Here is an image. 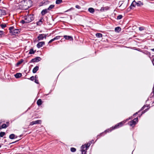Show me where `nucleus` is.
I'll list each match as a JSON object with an SVG mask.
<instances>
[{"label":"nucleus","instance_id":"f257e3e1","mask_svg":"<svg viewBox=\"0 0 154 154\" xmlns=\"http://www.w3.org/2000/svg\"><path fill=\"white\" fill-rule=\"evenodd\" d=\"M23 3V6L25 7V9H27L31 6L32 2L30 0H24Z\"/></svg>","mask_w":154,"mask_h":154},{"label":"nucleus","instance_id":"f03ea898","mask_svg":"<svg viewBox=\"0 0 154 154\" xmlns=\"http://www.w3.org/2000/svg\"><path fill=\"white\" fill-rule=\"evenodd\" d=\"M23 19L26 20V23H29L33 20L34 17L33 15L30 14L24 17Z\"/></svg>","mask_w":154,"mask_h":154},{"label":"nucleus","instance_id":"7ed1b4c3","mask_svg":"<svg viewBox=\"0 0 154 154\" xmlns=\"http://www.w3.org/2000/svg\"><path fill=\"white\" fill-rule=\"evenodd\" d=\"M138 119L137 118L134 119L133 120L131 121L129 123V125L131 126H134L136 124V122H138Z\"/></svg>","mask_w":154,"mask_h":154},{"label":"nucleus","instance_id":"20e7f679","mask_svg":"<svg viewBox=\"0 0 154 154\" xmlns=\"http://www.w3.org/2000/svg\"><path fill=\"white\" fill-rule=\"evenodd\" d=\"M47 35L46 34H39L38 36V39L39 41L42 40L44 38H46Z\"/></svg>","mask_w":154,"mask_h":154},{"label":"nucleus","instance_id":"39448f33","mask_svg":"<svg viewBox=\"0 0 154 154\" xmlns=\"http://www.w3.org/2000/svg\"><path fill=\"white\" fill-rule=\"evenodd\" d=\"M125 122L123 121L118 123L117 125H116L114 127V129L119 128V127H121L122 126L123 124L125 123Z\"/></svg>","mask_w":154,"mask_h":154},{"label":"nucleus","instance_id":"423d86ee","mask_svg":"<svg viewBox=\"0 0 154 154\" xmlns=\"http://www.w3.org/2000/svg\"><path fill=\"white\" fill-rule=\"evenodd\" d=\"M86 148L85 146H81L82 154H86Z\"/></svg>","mask_w":154,"mask_h":154},{"label":"nucleus","instance_id":"0eeeda50","mask_svg":"<svg viewBox=\"0 0 154 154\" xmlns=\"http://www.w3.org/2000/svg\"><path fill=\"white\" fill-rule=\"evenodd\" d=\"M41 60V58L39 57H36L32 60L31 61L33 62H37Z\"/></svg>","mask_w":154,"mask_h":154},{"label":"nucleus","instance_id":"6e6552de","mask_svg":"<svg viewBox=\"0 0 154 154\" xmlns=\"http://www.w3.org/2000/svg\"><path fill=\"white\" fill-rule=\"evenodd\" d=\"M63 37L66 40H68L70 41L73 40V38L72 36H71L65 35L63 36Z\"/></svg>","mask_w":154,"mask_h":154},{"label":"nucleus","instance_id":"1a4fd4ad","mask_svg":"<svg viewBox=\"0 0 154 154\" xmlns=\"http://www.w3.org/2000/svg\"><path fill=\"white\" fill-rule=\"evenodd\" d=\"M45 42H39L37 44V47L38 48H39L42 47L43 46L45 45Z\"/></svg>","mask_w":154,"mask_h":154},{"label":"nucleus","instance_id":"9d476101","mask_svg":"<svg viewBox=\"0 0 154 154\" xmlns=\"http://www.w3.org/2000/svg\"><path fill=\"white\" fill-rule=\"evenodd\" d=\"M109 8L108 7H102L100 9V11L101 12L105 11H106L109 9Z\"/></svg>","mask_w":154,"mask_h":154},{"label":"nucleus","instance_id":"9b49d317","mask_svg":"<svg viewBox=\"0 0 154 154\" xmlns=\"http://www.w3.org/2000/svg\"><path fill=\"white\" fill-rule=\"evenodd\" d=\"M20 32V30L18 29H15L12 32V34L13 35H16V34Z\"/></svg>","mask_w":154,"mask_h":154},{"label":"nucleus","instance_id":"f8f14e48","mask_svg":"<svg viewBox=\"0 0 154 154\" xmlns=\"http://www.w3.org/2000/svg\"><path fill=\"white\" fill-rule=\"evenodd\" d=\"M6 14L5 11L3 10L0 9V17L2 15H5Z\"/></svg>","mask_w":154,"mask_h":154},{"label":"nucleus","instance_id":"ddd939ff","mask_svg":"<svg viewBox=\"0 0 154 154\" xmlns=\"http://www.w3.org/2000/svg\"><path fill=\"white\" fill-rule=\"evenodd\" d=\"M136 5V2L135 1H133L130 6L131 9H133V8Z\"/></svg>","mask_w":154,"mask_h":154},{"label":"nucleus","instance_id":"4468645a","mask_svg":"<svg viewBox=\"0 0 154 154\" xmlns=\"http://www.w3.org/2000/svg\"><path fill=\"white\" fill-rule=\"evenodd\" d=\"M48 9H45L43 10L41 12V14L42 15H44L46 13L48 12Z\"/></svg>","mask_w":154,"mask_h":154},{"label":"nucleus","instance_id":"2eb2a0df","mask_svg":"<svg viewBox=\"0 0 154 154\" xmlns=\"http://www.w3.org/2000/svg\"><path fill=\"white\" fill-rule=\"evenodd\" d=\"M39 67L38 66H36L32 70V72L33 73H35L38 70Z\"/></svg>","mask_w":154,"mask_h":154},{"label":"nucleus","instance_id":"dca6fc26","mask_svg":"<svg viewBox=\"0 0 154 154\" xmlns=\"http://www.w3.org/2000/svg\"><path fill=\"white\" fill-rule=\"evenodd\" d=\"M143 5V4L141 1H139L136 2V5L137 6H141Z\"/></svg>","mask_w":154,"mask_h":154},{"label":"nucleus","instance_id":"f3484780","mask_svg":"<svg viewBox=\"0 0 154 154\" xmlns=\"http://www.w3.org/2000/svg\"><path fill=\"white\" fill-rule=\"evenodd\" d=\"M14 76L16 78H18L22 76V74L20 73H18L15 74Z\"/></svg>","mask_w":154,"mask_h":154},{"label":"nucleus","instance_id":"a211bd4d","mask_svg":"<svg viewBox=\"0 0 154 154\" xmlns=\"http://www.w3.org/2000/svg\"><path fill=\"white\" fill-rule=\"evenodd\" d=\"M9 137L10 139H13L15 138H17V136H16V137H15V135L14 134H12L10 135Z\"/></svg>","mask_w":154,"mask_h":154},{"label":"nucleus","instance_id":"6ab92c4d","mask_svg":"<svg viewBox=\"0 0 154 154\" xmlns=\"http://www.w3.org/2000/svg\"><path fill=\"white\" fill-rule=\"evenodd\" d=\"M37 103L38 106H40L42 104V101L41 99H38L37 102Z\"/></svg>","mask_w":154,"mask_h":154},{"label":"nucleus","instance_id":"aec40b11","mask_svg":"<svg viewBox=\"0 0 154 154\" xmlns=\"http://www.w3.org/2000/svg\"><path fill=\"white\" fill-rule=\"evenodd\" d=\"M88 11L89 12L91 13H93L94 12V10L92 8H89L88 9Z\"/></svg>","mask_w":154,"mask_h":154},{"label":"nucleus","instance_id":"412c9836","mask_svg":"<svg viewBox=\"0 0 154 154\" xmlns=\"http://www.w3.org/2000/svg\"><path fill=\"white\" fill-rule=\"evenodd\" d=\"M14 27L13 26L10 27L9 28V32L12 33L13 30L14 29Z\"/></svg>","mask_w":154,"mask_h":154},{"label":"nucleus","instance_id":"4be33fe9","mask_svg":"<svg viewBox=\"0 0 154 154\" xmlns=\"http://www.w3.org/2000/svg\"><path fill=\"white\" fill-rule=\"evenodd\" d=\"M115 31L116 32H119L121 30V28L119 27H116L115 29Z\"/></svg>","mask_w":154,"mask_h":154},{"label":"nucleus","instance_id":"5701e85b","mask_svg":"<svg viewBox=\"0 0 154 154\" xmlns=\"http://www.w3.org/2000/svg\"><path fill=\"white\" fill-rule=\"evenodd\" d=\"M96 36L97 38H100L102 37V34L100 33H97L96 34Z\"/></svg>","mask_w":154,"mask_h":154},{"label":"nucleus","instance_id":"b1692460","mask_svg":"<svg viewBox=\"0 0 154 154\" xmlns=\"http://www.w3.org/2000/svg\"><path fill=\"white\" fill-rule=\"evenodd\" d=\"M63 2L62 0H56V4H59Z\"/></svg>","mask_w":154,"mask_h":154},{"label":"nucleus","instance_id":"393cba45","mask_svg":"<svg viewBox=\"0 0 154 154\" xmlns=\"http://www.w3.org/2000/svg\"><path fill=\"white\" fill-rule=\"evenodd\" d=\"M54 7V5H50L49 7L48 8V10H50L53 8Z\"/></svg>","mask_w":154,"mask_h":154},{"label":"nucleus","instance_id":"a878e982","mask_svg":"<svg viewBox=\"0 0 154 154\" xmlns=\"http://www.w3.org/2000/svg\"><path fill=\"white\" fill-rule=\"evenodd\" d=\"M91 145V143H88L86 145L85 144V145H83L82 146H85L86 148V149H87V148L89 147V146Z\"/></svg>","mask_w":154,"mask_h":154},{"label":"nucleus","instance_id":"bb28decb","mask_svg":"<svg viewBox=\"0 0 154 154\" xmlns=\"http://www.w3.org/2000/svg\"><path fill=\"white\" fill-rule=\"evenodd\" d=\"M35 53L33 49H31L30 50L29 54H33Z\"/></svg>","mask_w":154,"mask_h":154},{"label":"nucleus","instance_id":"cd10ccee","mask_svg":"<svg viewBox=\"0 0 154 154\" xmlns=\"http://www.w3.org/2000/svg\"><path fill=\"white\" fill-rule=\"evenodd\" d=\"M5 134V133L3 132H1L0 133V137H3V136Z\"/></svg>","mask_w":154,"mask_h":154},{"label":"nucleus","instance_id":"c85d7f7f","mask_svg":"<svg viewBox=\"0 0 154 154\" xmlns=\"http://www.w3.org/2000/svg\"><path fill=\"white\" fill-rule=\"evenodd\" d=\"M35 124H39L41 122V121L40 120H38L36 121H34Z\"/></svg>","mask_w":154,"mask_h":154},{"label":"nucleus","instance_id":"c756f323","mask_svg":"<svg viewBox=\"0 0 154 154\" xmlns=\"http://www.w3.org/2000/svg\"><path fill=\"white\" fill-rule=\"evenodd\" d=\"M7 127V126L6 124H2V128H6Z\"/></svg>","mask_w":154,"mask_h":154},{"label":"nucleus","instance_id":"7c9ffc66","mask_svg":"<svg viewBox=\"0 0 154 154\" xmlns=\"http://www.w3.org/2000/svg\"><path fill=\"white\" fill-rule=\"evenodd\" d=\"M122 15H119L117 16V20H120V19H121L122 18Z\"/></svg>","mask_w":154,"mask_h":154},{"label":"nucleus","instance_id":"2f4dec72","mask_svg":"<svg viewBox=\"0 0 154 154\" xmlns=\"http://www.w3.org/2000/svg\"><path fill=\"white\" fill-rule=\"evenodd\" d=\"M70 150L71 152H74L76 151V149L72 147L71 148Z\"/></svg>","mask_w":154,"mask_h":154},{"label":"nucleus","instance_id":"473e14b6","mask_svg":"<svg viewBox=\"0 0 154 154\" xmlns=\"http://www.w3.org/2000/svg\"><path fill=\"white\" fill-rule=\"evenodd\" d=\"M1 26L2 28L4 29L6 27V25L5 24H1Z\"/></svg>","mask_w":154,"mask_h":154},{"label":"nucleus","instance_id":"72a5a7b5","mask_svg":"<svg viewBox=\"0 0 154 154\" xmlns=\"http://www.w3.org/2000/svg\"><path fill=\"white\" fill-rule=\"evenodd\" d=\"M139 30L142 31L144 30V27L143 26L140 27L139 28Z\"/></svg>","mask_w":154,"mask_h":154},{"label":"nucleus","instance_id":"f704fd0d","mask_svg":"<svg viewBox=\"0 0 154 154\" xmlns=\"http://www.w3.org/2000/svg\"><path fill=\"white\" fill-rule=\"evenodd\" d=\"M26 20H24V19L23 20H22L20 22L22 23V24H24L25 23H26Z\"/></svg>","mask_w":154,"mask_h":154},{"label":"nucleus","instance_id":"c9c22d12","mask_svg":"<svg viewBox=\"0 0 154 154\" xmlns=\"http://www.w3.org/2000/svg\"><path fill=\"white\" fill-rule=\"evenodd\" d=\"M22 62H23L22 61H20L18 62L17 63V66H18L19 65L21 64L22 63Z\"/></svg>","mask_w":154,"mask_h":154},{"label":"nucleus","instance_id":"e433bc0d","mask_svg":"<svg viewBox=\"0 0 154 154\" xmlns=\"http://www.w3.org/2000/svg\"><path fill=\"white\" fill-rule=\"evenodd\" d=\"M60 36H57L56 37H55V38H54V40H57V39H59L60 38Z\"/></svg>","mask_w":154,"mask_h":154},{"label":"nucleus","instance_id":"4c0bfd02","mask_svg":"<svg viewBox=\"0 0 154 154\" xmlns=\"http://www.w3.org/2000/svg\"><path fill=\"white\" fill-rule=\"evenodd\" d=\"M4 34V32L0 30V37H1L2 35Z\"/></svg>","mask_w":154,"mask_h":154},{"label":"nucleus","instance_id":"58836bf2","mask_svg":"<svg viewBox=\"0 0 154 154\" xmlns=\"http://www.w3.org/2000/svg\"><path fill=\"white\" fill-rule=\"evenodd\" d=\"M29 79L32 81H33L34 79V77L33 76H32L29 78Z\"/></svg>","mask_w":154,"mask_h":154},{"label":"nucleus","instance_id":"ea45409f","mask_svg":"<svg viewBox=\"0 0 154 154\" xmlns=\"http://www.w3.org/2000/svg\"><path fill=\"white\" fill-rule=\"evenodd\" d=\"M74 8H70L69 9L67 10V11H66L65 12H68V11H70L71 10H74Z\"/></svg>","mask_w":154,"mask_h":154},{"label":"nucleus","instance_id":"a19ab883","mask_svg":"<svg viewBox=\"0 0 154 154\" xmlns=\"http://www.w3.org/2000/svg\"><path fill=\"white\" fill-rule=\"evenodd\" d=\"M75 8L78 9H80L81 8V7L79 5H76L75 6Z\"/></svg>","mask_w":154,"mask_h":154},{"label":"nucleus","instance_id":"79ce46f5","mask_svg":"<svg viewBox=\"0 0 154 154\" xmlns=\"http://www.w3.org/2000/svg\"><path fill=\"white\" fill-rule=\"evenodd\" d=\"M35 83H37V84L39 83L38 80V79H35Z\"/></svg>","mask_w":154,"mask_h":154},{"label":"nucleus","instance_id":"37998d69","mask_svg":"<svg viewBox=\"0 0 154 154\" xmlns=\"http://www.w3.org/2000/svg\"><path fill=\"white\" fill-rule=\"evenodd\" d=\"M147 109H146L144 111H143L142 112V114L141 115V116L142 115V114L144 113L145 112H146L147 111Z\"/></svg>","mask_w":154,"mask_h":154},{"label":"nucleus","instance_id":"c03bdc74","mask_svg":"<svg viewBox=\"0 0 154 154\" xmlns=\"http://www.w3.org/2000/svg\"><path fill=\"white\" fill-rule=\"evenodd\" d=\"M35 124L34 121L32 122H30V125H33Z\"/></svg>","mask_w":154,"mask_h":154},{"label":"nucleus","instance_id":"a18cd8bd","mask_svg":"<svg viewBox=\"0 0 154 154\" xmlns=\"http://www.w3.org/2000/svg\"><path fill=\"white\" fill-rule=\"evenodd\" d=\"M38 76L37 75H35V79H38Z\"/></svg>","mask_w":154,"mask_h":154},{"label":"nucleus","instance_id":"49530a36","mask_svg":"<svg viewBox=\"0 0 154 154\" xmlns=\"http://www.w3.org/2000/svg\"><path fill=\"white\" fill-rule=\"evenodd\" d=\"M152 62L153 65H154V59H153V60H152Z\"/></svg>","mask_w":154,"mask_h":154},{"label":"nucleus","instance_id":"de8ad7c7","mask_svg":"<svg viewBox=\"0 0 154 154\" xmlns=\"http://www.w3.org/2000/svg\"><path fill=\"white\" fill-rule=\"evenodd\" d=\"M51 41H52V42H53V41H54L55 40H54V38H53V39H51Z\"/></svg>","mask_w":154,"mask_h":154},{"label":"nucleus","instance_id":"09e8293b","mask_svg":"<svg viewBox=\"0 0 154 154\" xmlns=\"http://www.w3.org/2000/svg\"><path fill=\"white\" fill-rule=\"evenodd\" d=\"M52 42V41H51V40L49 42L48 44L51 43Z\"/></svg>","mask_w":154,"mask_h":154},{"label":"nucleus","instance_id":"8fccbe9b","mask_svg":"<svg viewBox=\"0 0 154 154\" xmlns=\"http://www.w3.org/2000/svg\"><path fill=\"white\" fill-rule=\"evenodd\" d=\"M49 2L48 1H47L45 2H46V3H48Z\"/></svg>","mask_w":154,"mask_h":154},{"label":"nucleus","instance_id":"3c124183","mask_svg":"<svg viewBox=\"0 0 154 154\" xmlns=\"http://www.w3.org/2000/svg\"><path fill=\"white\" fill-rule=\"evenodd\" d=\"M151 50H152V51H154V49H151Z\"/></svg>","mask_w":154,"mask_h":154},{"label":"nucleus","instance_id":"603ef678","mask_svg":"<svg viewBox=\"0 0 154 154\" xmlns=\"http://www.w3.org/2000/svg\"><path fill=\"white\" fill-rule=\"evenodd\" d=\"M122 4H123V3H122L121 4V5H120V6L119 7H120L122 5Z\"/></svg>","mask_w":154,"mask_h":154},{"label":"nucleus","instance_id":"864d4df0","mask_svg":"<svg viewBox=\"0 0 154 154\" xmlns=\"http://www.w3.org/2000/svg\"><path fill=\"white\" fill-rule=\"evenodd\" d=\"M138 113V112H137L135 114H137Z\"/></svg>","mask_w":154,"mask_h":154},{"label":"nucleus","instance_id":"5fc2aeb1","mask_svg":"<svg viewBox=\"0 0 154 154\" xmlns=\"http://www.w3.org/2000/svg\"><path fill=\"white\" fill-rule=\"evenodd\" d=\"M15 142H13V143H15Z\"/></svg>","mask_w":154,"mask_h":154},{"label":"nucleus","instance_id":"6e6d98bb","mask_svg":"<svg viewBox=\"0 0 154 154\" xmlns=\"http://www.w3.org/2000/svg\"><path fill=\"white\" fill-rule=\"evenodd\" d=\"M143 109V108H141V110H142V109Z\"/></svg>","mask_w":154,"mask_h":154},{"label":"nucleus","instance_id":"4d7b16f0","mask_svg":"<svg viewBox=\"0 0 154 154\" xmlns=\"http://www.w3.org/2000/svg\"><path fill=\"white\" fill-rule=\"evenodd\" d=\"M121 2H119V3H120Z\"/></svg>","mask_w":154,"mask_h":154},{"label":"nucleus","instance_id":"13d9d810","mask_svg":"<svg viewBox=\"0 0 154 154\" xmlns=\"http://www.w3.org/2000/svg\"><path fill=\"white\" fill-rule=\"evenodd\" d=\"M40 21H41V20H40L39 21V22H40Z\"/></svg>","mask_w":154,"mask_h":154},{"label":"nucleus","instance_id":"bf43d9fd","mask_svg":"<svg viewBox=\"0 0 154 154\" xmlns=\"http://www.w3.org/2000/svg\"><path fill=\"white\" fill-rule=\"evenodd\" d=\"M1 147V145H0V148Z\"/></svg>","mask_w":154,"mask_h":154},{"label":"nucleus","instance_id":"052dcab7","mask_svg":"<svg viewBox=\"0 0 154 154\" xmlns=\"http://www.w3.org/2000/svg\"><path fill=\"white\" fill-rule=\"evenodd\" d=\"M1 0H0V2L1 1Z\"/></svg>","mask_w":154,"mask_h":154}]
</instances>
